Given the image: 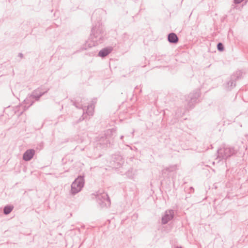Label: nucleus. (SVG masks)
I'll list each match as a JSON object with an SVG mask.
<instances>
[{
  "label": "nucleus",
  "instance_id": "6e6552de",
  "mask_svg": "<svg viewBox=\"0 0 248 248\" xmlns=\"http://www.w3.org/2000/svg\"><path fill=\"white\" fill-rule=\"evenodd\" d=\"M35 151L33 149H28L23 154V159L25 161H30L34 156Z\"/></svg>",
  "mask_w": 248,
  "mask_h": 248
},
{
  "label": "nucleus",
  "instance_id": "f257e3e1",
  "mask_svg": "<svg viewBox=\"0 0 248 248\" xmlns=\"http://www.w3.org/2000/svg\"><path fill=\"white\" fill-rule=\"evenodd\" d=\"M84 185V179L83 176H78L71 185V193L75 195L81 190Z\"/></svg>",
  "mask_w": 248,
  "mask_h": 248
},
{
  "label": "nucleus",
  "instance_id": "dca6fc26",
  "mask_svg": "<svg viewBox=\"0 0 248 248\" xmlns=\"http://www.w3.org/2000/svg\"><path fill=\"white\" fill-rule=\"evenodd\" d=\"M177 169V166L176 165L170 166L169 167L166 168L162 170V172L165 173L166 171L169 172H172L175 171Z\"/></svg>",
  "mask_w": 248,
  "mask_h": 248
},
{
  "label": "nucleus",
  "instance_id": "f03ea898",
  "mask_svg": "<svg viewBox=\"0 0 248 248\" xmlns=\"http://www.w3.org/2000/svg\"><path fill=\"white\" fill-rule=\"evenodd\" d=\"M115 132L116 130L114 129L108 130L105 133V136L98 137V140H97L96 144V147H99L100 148H104L108 146V145L110 143L108 139V136L110 134L113 135V133H115Z\"/></svg>",
  "mask_w": 248,
  "mask_h": 248
},
{
  "label": "nucleus",
  "instance_id": "4be33fe9",
  "mask_svg": "<svg viewBox=\"0 0 248 248\" xmlns=\"http://www.w3.org/2000/svg\"><path fill=\"white\" fill-rule=\"evenodd\" d=\"M18 56H19V57H20L21 58H22L23 57V54H22V53H19L18 54Z\"/></svg>",
  "mask_w": 248,
  "mask_h": 248
},
{
  "label": "nucleus",
  "instance_id": "39448f33",
  "mask_svg": "<svg viewBox=\"0 0 248 248\" xmlns=\"http://www.w3.org/2000/svg\"><path fill=\"white\" fill-rule=\"evenodd\" d=\"M95 28H93L92 30L93 34L91 36V38L93 41L95 43L93 46L101 43L104 38V33L103 32H102L99 29L97 30L95 32Z\"/></svg>",
  "mask_w": 248,
  "mask_h": 248
},
{
  "label": "nucleus",
  "instance_id": "f8f14e48",
  "mask_svg": "<svg viewBox=\"0 0 248 248\" xmlns=\"http://www.w3.org/2000/svg\"><path fill=\"white\" fill-rule=\"evenodd\" d=\"M168 40L170 43L176 44L178 42L179 38L175 33L171 32L168 35Z\"/></svg>",
  "mask_w": 248,
  "mask_h": 248
},
{
  "label": "nucleus",
  "instance_id": "9b49d317",
  "mask_svg": "<svg viewBox=\"0 0 248 248\" xmlns=\"http://www.w3.org/2000/svg\"><path fill=\"white\" fill-rule=\"evenodd\" d=\"M38 90H36L33 91L29 98L35 99V100L36 101H38L39 100L40 98L42 95L45 94L47 92V91H46L45 92H42V93L39 92V93H38Z\"/></svg>",
  "mask_w": 248,
  "mask_h": 248
},
{
  "label": "nucleus",
  "instance_id": "6ab92c4d",
  "mask_svg": "<svg viewBox=\"0 0 248 248\" xmlns=\"http://www.w3.org/2000/svg\"><path fill=\"white\" fill-rule=\"evenodd\" d=\"M25 102L26 104L30 103L29 106L28 107V108H29L30 106H31L33 104L34 101H30V100L29 98H27L26 100H25Z\"/></svg>",
  "mask_w": 248,
  "mask_h": 248
},
{
  "label": "nucleus",
  "instance_id": "412c9836",
  "mask_svg": "<svg viewBox=\"0 0 248 248\" xmlns=\"http://www.w3.org/2000/svg\"><path fill=\"white\" fill-rule=\"evenodd\" d=\"M84 111L83 112V114L82 116H81V117H80L79 119L78 122H80V121L83 120L85 119V118L84 117Z\"/></svg>",
  "mask_w": 248,
  "mask_h": 248
},
{
  "label": "nucleus",
  "instance_id": "0eeeda50",
  "mask_svg": "<svg viewBox=\"0 0 248 248\" xmlns=\"http://www.w3.org/2000/svg\"><path fill=\"white\" fill-rule=\"evenodd\" d=\"M174 216V211L172 210H167L165 215L162 217V223L167 224L170 220H171Z\"/></svg>",
  "mask_w": 248,
  "mask_h": 248
},
{
  "label": "nucleus",
  "instance_id": "9d476101",
  "mask_svg": "<svg viewBox=\"0 0 248 248\" xmlns=\"http://www.w3.org/2000/svg\"><path fill=\"white\" fill-rule=\"evenodd\" d=\"M72 102H73V105L77 108L82 109L83 111L84 110V108H86V106L83 107L82 104V99L80 97H77L74 100H72Z\"/></svg>",
  "mask_w": 248,
  "mask_h": 248
},
{
  "label": "nucleus",
  "instance_id": "20e7f679",
  "mask_svg": "<svg viewBox=\"0 0 248 248\" xmlns=\"http://www.w3.org/2000/svg\"><path fill=\"white\" fill-rule=\"evenodd\" d=\"M200 96V93L199 91H195L189 93L186 98L187 102L186 108H192L194 107V104L197 103V100Z\"/></svg>",
  "mask_w": 248,
  "mask_h": 248
},
{
  "label": "nucleus",
  "instance_id": "2eb2a0df",
  "mask_svg": "<svg viewBox=\"0 0 248 248\" xmlns=\"http://www.w3.org/2000/svg\"><path fill=\"white\" fill-rule=\"evenodd\" d=\"M235 82L236 80L232 78L231 76L230 79L227 83L228 87L230 88V89L233 88L236 85Z\"/></svg>",
  "mask_w": 248,
  "mask_h": 248
},
{
  "label": "nucleus",
  "instance_id": "b1692460",
  "mask_svg": "<svg viewBox=\"0 0 248 248\" xmlns=\"http://www.w3.org/2000/svg\"><path fill=\"white\" fill-rule=\"evenodd\" d=\"M190 190H192L193 191H194V189H193V188L192 187H190Z\"/></svg>",
  "mask_w": 248,
  "mask_h": 248
},
{
  "label": "nucleus",
  "instance_id": "5701e85b",
  "mask_svg": "<svg viewBox=\"0 0 248 248\" xmlns=\"http://www.w3.org/2000/svg\"><path fill=\"white\" fill-rule=\"evenodd\" d=\"M124 138V136H121L120 137L121 140H123Z\"/></svg>",
  "mask_w": 248,
  "mask_h": 248
},
{
  "label": "nucleus",
  "instance_id": "a211bd4d",
  "mask_svg": "<svg viewBox=\"0 0 248 248\" xmlns=\"http://www.w3.org/2000/svg\"><path fill=\"white\" fill-rule=\"evenodd\" d=\"M217 48L219 51H222L224 49V45L222 43H218L217 45Z\"/></svg>",
  "mask_w": 248,
  "mask_h": 248
},
{
  "label": "nucleus",
  "instance_id": "aec40b11",
  "mask_svg": "<svg viewBox=\"0 0 248 248\" xmlns=\"http://www.w3.org/2000/svg\"><path fill=\"white\" fill-rule=\"evenodd\" d=\"M243 0H234V2L235 4H239Z\"/></svg>",
  "mask_w": 248,
  "mask_h": 248
},
{
  "label": "nucleus",
  "instance_id": "f3484780",
  "mask_svg": "<svg viewBox=\"0 0 248 248\" xmlns=\"http://www.w3.org/2000/svg\"><path fill=\"white\" fill-rule=\"evenodd\" d=\"M93 105H89L86 111V113L89 116H92L93 115Z\"/></svg>",
  "mask_w": 248,
  "mask_h": 248
},
{
  "label": "nucleus",
  "instance_id": "7ed1b4c3",
  "mask_svg": "<svg viewBox=\"0 0 248 248\" xmlns=\"http://www.w3.org/2000/svg\"><path fill=\"white\" fill-rule=\"evenodd\" d=\"M233 147H224L217 150L218 157L221 159H226L236 153Z\"/></svg>",
  "mask_w": 248,
  "mask_h": 248
},
{
  "label": "nucleus",
  "instance_id": "423d86ee",
  "mask_svg": "<svg viewBox=\"0 0 248 248\" xmlns=\"http://www.w3.org/2000/svg\"><path fill=\"white\" fill-rule=\"evenodd\" d=\"M96 200L102 207L107 205L106 202H107L108 204L110 203V199L108 197V194L106 193L97 195L96 197Z\"/></svg>",
  "mask_w": 248,
  "mask_h": 248
},
{
  "label": "nucleus",
  "instance_id": "4468645a",
  "mask_svg": "<svg viewBox=\"0 0 248 248\" xmlns=\"http://www.w3.org/2000/svg\"><path fill=\"white\" fill-rule=\"evenodd\" d=\"M243 72L240 71H237L235 73H234L233 75H232V78H234L236 80L237 79H239L240 78H241L242 76Z\"/></svg>",
  "mask_w": 248,
  "mask_h": 248
},
{
  "label": "nucleus",
  "instance_id": "ddd939ff",
  "mask_svg": "<svg viewBox=\"0 0 248 248\" xmlns=\"http://www.w3.org/2000/svg\"><path fill=\"white\" fill-rule=\"evenodd\" d=\"M14 206L12 205H6L3 208V214L4 215L9 214L13 210Z\"/></svg>",
  "mask_w": 248,
  "mask_h": 248
},
{
  "label": "nucleus",
  "instance_id": "1a4fd4ad",
  "mask_svg": "<svg viewBox=\"0 0 248 248\" xmlns=\"http://www.w3.org/2000/svg\"><path fill=\"white\" fill-rule=\"evenodd\" d=\"M112 50L113 47L111 46L105 47L99 51L98 56L102 58H104L110 53Z\"/></svg>",
  "mask_w": 248,
  "mask_h": 248
},
{
  "label": "nucleus",
  "instance_id": "393cba45",
  "mask_svg": "<svg viewBox=\"0 0 248 248\" xmlns=\"http://www.w3.org/2000/svg\"><path fill=\"white\" fill-rule=\"evenodd\" d=\"M176 248H182V247L177 246Z\"/></svg>",
  "mask_w": 248,
  "mask_h": 248
}]
</instances>
